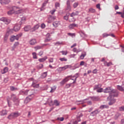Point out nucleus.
I'll list each match as a JSON object with an SVG mask.
<instances>
[{"label":"nucleus","instance_id":"obj_1","mask_svg":"<svg viewBox=\"0 0 124 124\" xmlns=\"http://www.w3.org/2000/svg\"><path fill=\"white\" fill-rule=\"evenodd\" d=\"M16 9H19V7L16 6H13V9L12 10H10L7 12L8 15H12V14L14 13H16V14H19V13H21L22 12V10H18L16 11Z\"/></svg>","mask_w":124,"mask_h":124},{"label":"nucleus","instance_id":"obj_2","mask_svg":"<svg viewBox=\"0 0 124 124\" xmlns=\"http://www.w3.org/2000/svg\"><path fill=\"white\" fill-rule=\"evenodd\" d=\"M11 99L13 100L14 105H16V106H19V98L16 95L12 94L11 96Z\"/></svg>","mask_w":124,"mask_h":124},{"label":"nucleus","instance_id":"obj_3","mask_svg":"<svg viewBox=\"0 0 124 124\" xmlns=\"http://www.w3.org/2000/svg\"><path fill=\"white\" fill-rule=\"evenodd\" d=\"M118 95H119V92H118V90L112 89L111 92L109 93L108 97H118Z\"/></svg>","mask_w":124,"mask_h":124},{"label":"nucleus","instance_id":"obj_4","mask_svg":"<svg viewBox=\"0 0 124 124\" xmlns=\"http://www.w3.org/2000/svg\"><path fill=\"white\" fill-rule=\"evenodd\" d=\"M18 116H20L19 112H13L8 116L7 119H8V120H13V119L17 118Z\"/></svg>","mask_w":124,"mask_h":124},{"label":"nucleus","instance_id":"obj_5","mask_svg":"<svg viewBox=\"0 0 124 124\" xmlns=\"http://www.w3.org/2000/svg\"><path fill=\"white\" fill-rule=\"evenodd\" d=\"M34 96V93L32 92L26 98L24 102L25 103H29L31 99H32L33 97Z\"/></svg>","mask_w":124,"mask_h":124},{"label":"nucleus","instance_id":"obj_6","mask_svg":"<svg viewBox=\"0 0 124 124\" xmlns=\"http://www.w3.org/2000/svg\"><path fill=\"white\" fill-rule=\"evenodd\" d=\"M34 90H21L20 92V93L21 94H22L23 95H28V93L29 94H31V93L33 92Z\"/></svg>","mask_w":124,"mask_h":124},{"label":"nucleus","instance_id":"obj_7","mask_svg":"<svg viewBox=\"0 0 124 124\" xmlns=\"http://www.w3.org/2000/svg\"><path fill=\"white\" fill-rule=\"evenodd\" d=\"M107 99L108 101H109L108 103V105L109 106L113 105V104L116 102V99L111 97H108Z\"/></svg>","mask_w":124,"mask_h":124},{"label":"nucleus","instance_id":"obj_8","mask_svg":"<svg viewBox=\"0 0 124 124\" xmlns=\"http://www.w3.org/2000/svg\"><path fill=\"white\" fill-rule=\"evenodd\" d=\"M0 21H1L2 22H4V23H5L7 25H8L9 23H10L11 20L10 19H8L7 17H1L0 18Z\"/></svg>","mask_w":124,"mask_h":124},{"label":"nucleus","instance_id":"obj_9","mask_svg":"<svg viewBox=\"0 0 124 124\" xmlns=\"http://www.w3.org/2000/svg\"><path fill=\"white\" fill-rule=\"evenodd\" d=\"M69 77H71V76H69L63 79L61 82H60V84L61 86H63L66 82H67L69 79H68Z\"/></svg>","mask_w":124,"mask_h":124},{"label":"nucleus","instance_id":"obj_10","mask_svg":"<svg viewBox=\"0 0 124 124\" xmlns=\"http://www.w3.org/2000/svg\"><path fill=\"white\" fill-rule=\"evenodd\" d=\"M89 98L92 99L93 101H99V100H100V98L98 96H90L89 97Z\"/></svg>","mask_w":124,"mask_h":124},{"label":"nucleus","instance_id":"obj_11","mask_svg":"<svg viewBox=\"0 0 124 124\" xmlns=\"http://www.w3.org/2000/svg\"><path fill=\"white\" fill-rule=\"evenodd\" d=\"M66 10H68V11H70L71 10V5H70V1L69 0H67L66 1Z\"/></svg>","mask_w":124,"mask_h":124},{"label":"nucleus","instance_id":"obj_12","mask_svg":"<svg viewBox=\"0 0 124 124\" xmlns=\"http://www.w3.org/2000/svg\"><path fill=\"white\" fill-rule=\"evenodd\" d=\"M99 111H98V109H96L95 110H94L93 111H92L91 113H90V116H92V117H94V116H95V115H97V114L99 113Z\"/></svg>","mask_w":124,"mask_h":124},{"label":"nucleus","instance_id":"obj_13","mask_svg":"<svg viewBox=\"0 0 124 124\" xmlns=\"http://www.w3.org/2000/svg\"><path fill=\"white\" fill-rule=\"evenodd\" d=\"M112 90L113 89L112 88H111V87H108L106 88L105 89L104 93H111V92H112Z\"/></svg>","mask_w":124,"mask_h":124},{"label":"nucleus","instance_id":"obj_14","mask_svg":"<svg viewBox=\"0 0 124 124\" xmlns=\"http://www.w3.org/2000/svg\"><path fill=\"white\" fill-rule=\"evenodd\" d=\"M37 81H33L31 86L33 87L34 89H37L39 88V84H36Z\"/></svg>","mask_w":124,"mask_h":124},{"label":"nucleus","instance_id":"obj_15","mask_svg":"<svg viewBox=\"0 0 124 124\" xmlns=\"http://www.w3.org/2000/svg\"><path fill=\"white\" fill-rule=\"evenodd\" d=\"M72 66L70 65H67L63 67H61L59 68V69L61 70H65V69H67V68H71Z\"/></svg>","mask_w":124,"mask_h":124},{"label":"nucleus","instance_id":"obj_16","mask_svg":"<svg viewBox=\"0 0 124 124\" xmlns=\"http://www.w3.org/2000/svg\"><path fill=\"white\" fill-rule=\"evenodd\" d=\"M37 42H36V40L35 39H32L29 41V44L30 45H35Z\"/></svg>","mask_w":124,"mask_h":124},{"label":"nucleus","instance_id":"obj_17","mask_svg":"<svg viewBox=\"0 0 124 124\" xmlns=\"http://www.w3.org/2000/svg\"><path fill=\"white\" fill-rule=\"evenodd\" d=\"M10 2V0H0L1 4H8Z\"/></svg>","mask_w":124,"mask_h":124},{"label":"nucleus","instance_id":"obj_18","mask_svg":"<svg viewBox=\"0 0 124 124\" xmlns=\"http://www.w3.org/2000/svg\"><path fill=\"white\" fill-rule=\"evenodd\" d=\"M31 25H28L24 27V31H31Z\"/></svg>","mask_w":124,"mask_h":124},{"label":"nucleus","instance_id":"obj_19","mask_svg":"<svg viewBox=\"0 0 124 124\" xmlns=\"http://www.w3.org/2000/svg\"><path fill=\"white\" fill-rule=\"evenodd\" d=\"M23 35V33H20L16 35V36L14 35V39L15 40L16 39V40H19V38H20V37H21V36H22Z\"/></svg>","mask_w":124,"mask_h":124},{"label":"nucleus","instance_id":"obj_20","mask_svg":"<svg viewBox=\"0 0 124 124\" xmlns=\"http://www.w3.org/2000/svg\"><path fill=\"white\" fill-rule=\"evenodd\" d=\"M6 72H8V67H7L4 68L3 70H1V74H5Z\"/></svg>","mask_w":124,"mask_h":124},{"label":"nucleus","instance_id":"obj_21","mask_svg":"<svg viewBox=\"0 0 124 124\" xmlns=\"http://www.w3.org/2000/svg\"><path fill=\"white\" fill-rule=\"evenodd\" d=\"M39 28V25H35L33 28L31 29V32H33V31H35L36 30H38Z\"/></svg>","mask_w":124,"mask_h":124},{"label":"nucleus","instance_id":"obj_22","mask_svg":"<svg viewBox=\"0 0 124 124\" xmlns=\"http://www.w3.org/2000/svg\"><path fill=\"white\" fill-rule=\"evenodd\" d=\"M102 85L100 84H98V85H94L93 87V91H95V90H98L100 88H101Z\"/></svg>","mask_w":124,"mask_h":124},{"label":"nucleus","instance_id":"obj_23","mask_svg":"<svg viewBox=\"0 0 124 124\" xmlns=\"http://www.w3.org/2000/svg\"><path fill=\"white\" fill-rule=\"evenodd\" d=\"M76 27H78V25H77V24H76L75 23L71 24L69 26V29H74V28Z\"/></svg>","mask_w":124,"mask_h":124},{"label":"nucleus","instance_id":"obj_24","mask_svg":"<svg viewBox=\"0 0 124 124\" xmlns=\"http://www.w3.org/2000/svg\"><path fill=\"white\" fill-rule=\"evenodd\" d=\"M47 56H45V57L43 58H40L38 60L39 62H44L45 61H46V60H47Z\"/></svg>","mask_w":124,"mask_h":124},{"label":"nucleus","instance_id":"obj_25","mask_svg":"<svg viewBox=\"0 0 124 124\" xmlns=\"http://www.w3.org/2000/svg\"><path fill=\"white\" fill-rule=\"evenodd\" d=\"M53 105H55L56 107L60 106V102L58 100H54Z\"/></svg>","mask_w":124,"mask_h":124},{"label":"nucleus","instance_id":"obj_26","mask_svg":"<svg viewBox=\"0 0 124 124\" xmlns=\"http://www.w3.org/2000/svg\"><path fill=\"white\" fill-rule=\"evenodd\" d=\"M79 34H80V36L81 37H83V38H84V37H87V35L82 31H80Z\"/></svg>","mask_w":124,"mask_h":124},{"label":"nucleus","instance_id":"obj_27","mask_svg":"<svg viewBox=\"0 0 124 124\" xmlns=\"http://www.w3.org/2000/svg\"><path fill=\"white\" fill-rule=\"evenodd\" d=\"M59 25H60V22L59 21H55L53 23V26H54L55 28L59 27Z\"/></svg>","mask_w":124,"mask_h":124},{"label":"nucleus","instance_id":"obj_28","mask_svg":"<svg viewBox=\"0 0 124 124\" xmlns=\"http://www.w3.org/2000/svg\"><path fill=\"white\" fill-rule=\"evenodd\" d=\"M14 30L15 31H18L20 30V25L19 26H15L14 27Z\"/></svg>","mask_w":124,"mask_h":124},{"label":"nucleus","instance_id":"obj_29","mask_svg":"<svg viewBox=\"0 0 124 124\" xmlns=\"http://www.w3.org/2000/svg\"><path fill=\"white\" fill-rule=\"evenodd\" d=\"M117 88L119 90V91H120V92H124V88H123L122 86L117 85Z\"/></svg>","mask_w":124,"mask_h":124},{"label":"nucleus","instance_id":"obj_30","mask_svg":"<svg viewBox=\"0 0 124 124\" xmlns=\"http://www.w3.org/2000/svg\"><path fill=\"white\" fill-rule=\"evenodd\" d=\"M56 89H57V86H56L51 87V90L49 93H54V92H55V91H56Z\"/></svg>","mask_w":124,"mask_h":124},{"label":"nucleus","instance_id":"obj_31","mask_svg":"<svg viewBox=\"0 0 124 124\" xmlns=\"http://www.w3.org/2000/svg\"><path fill=\"white\" fill-rule=\"evenodd\" d=\"M47 76V72L43 73L41 75V78L44 79V78H46Z\"/></svg>","mask_w":124,"mask_h":124},{"label":"nucleus","instance_id":"obj_32","mask_svg":"<svg viewBox=\"0 0 124 124\" xmlns=\"http://www.w3.org/2000/svg\"><path fill=\"white\" fill-rule=\"evenodd\" d=\"M10 90L12 92H15V91H17L18 89L17 88H15L14 86H10Z\"/></svg>","mask_w":124,"mask_h":124},{"label":"nucleus","instance_id":"obj_33","mask_svg":"<svg viewBox=\"0 0 124 124\" xmlns=\"http://www.w3.org/2000/svg\"><path fill=\"white\" fill-rule=\"evenodd\" d=\"M5 115H7V111L6 110H3L1 111V116H5Z\"/></svg>","mask_w":124,"mask_h":124},{"label":"nucleus","instance_id":"obj_34","mask_svg":"<svg viewBox=\"0 0 124 124\" xmlns=\"http://www.w3.org/2000/svg\"><path fill=\"white\" fill-rule=\"evenodd\" d=\"M69 16V14H67L65 16L63 17L64 20H66V21H67L68 20V17Z\"/></svg>","mask_w":124,"mask_h":124},{"label":"nucleus","instance_id":"obj_35","mask_svg":"<svg viewBox=\"0 0 124 124\" xmlns=\"http://www.w3.org/2000/svg\"><path fill=\"white\" fill-rule=\"evenodd\" d=\"M71 76L70 77H71V78H74V77H75L77 79L78 77H79V74L77 73L74 76Z\"/></svg>","mask_w":124,"mask_h":124},{"label":"nucleus","instance_id":"obj_36","mask_svg":"<svg viewBox=\"0 0 124 124\" xmlns=\"http://www.w3.org/2000/svg\"><path fill=\"white\" fill-rule=\"evenodd\" d=\"M108 106L107 105H101V106H100V109H101L102 110L103 109H104L105 108H108Z\"/></svg>","mask_w":124,"mask_h":124},{"label":"nucleus","instance_id":"obj_37","mask_svg":"<svg viewBox=\"0 0 124 124\" xmlns=\"http://www.w3.org/2000/svg\"><path fill=\"white\" fill-rule=\"evenodd\" d=\"M37 69H41L43 68V65L42 64H40L37 66Z\"/></svg>","mask_w":124,"mask_h":124},{"label":"nucleus","instance_id":"obj_38","mask_svg":"<svg viewBox=\"0 0 124 124\" xmlns=\"http://www.w3.org/2000/svg\"><path fill=\"white\" fill-rule=\"evenodd\" d=\"M78 5H79V2H75L73 4L74 8H76L77 7V6H78Z\"/></svg>","mask_w":124,"mask_h":124},{"label":"nucleus","instance_id":"obj_39","mask_svg":"<svg viewBox=\"0 0 124 124\" xmlns=\"http://www.w3.org/2000/svg\"><path fill=\"white\" fill-rule=\"evenodd\" d=\"M89 12H91V13H95V10L94 9H93L92 8H91L89 9Z\"/></svg>","mask_w":124,"mask_h":124},{"label":"nucleus","instance_id":"obj_40","mask_svg":"<svg viewBox=\"0 0 124 124\" xmlns=\"http://www.w3.org/2000/svg\"><path fill=\"white\" fill-rule=\"evenodd\" d=\"M60 61H61V62H67V59L65 58H62L60 59Z\"/></svg>","mask_w":124,"mask_h":124},{"label":"nucleus","instance_id":"obj_41","mask_svg":"<svg viewBox=\"0 0 124 124\" xmlns=\"http://www.w3.org/2000/svg\"><path fill=\"white\" fill-rule=\"evenodd\" d=\"M42 48V46H37L34 47V49H35L36 50H37L39 49H41Z\"/></svg>","mask_w":124,"mask_h":124},{"label":"nucleus","instance_id":"obj_42","mask_svg":"<svg viewBox=\"0 0 124 124\" xmlns=\"http://www.w3.org/2000/svg\"><path fill=\"white\" fill-rule=\"evenodd\" d=\"M97 93H102L103 92V88H99L98 90L96 91Z\"/></svg>","mask_w":124,"mask_h":124},{"label":"nucleus","instance_id":"obj_43","mask_svg":"<svg viewBox=\"0 0 124 124\" xmlns=\"http://www.w3.org/2000/svg\"><path fill=\"white\" fill-rule=\"evenodd\" d=\"M10 40L11 41V42H13L14 41V40H15V39H14V35H12L11 36Z\"/></svg>","mask_w":124,"mask_h":124},{"label":"nucleus","instance_id":"obj_44","mask_svg":"<svg viewBox=\"0 0 124 124\" xmlns=\"http://www.w3.org/2000/svg\"><path fill=\"white\" fill-rule=\"evenodd\" d=\"M7 103L8 104V106L9 107H11V102L9 101V99H8V98H7Z\"/></svg>","mask_w":124,"mask_h":124},{"label":"nucleus","instance_id":"obj_45","mask_svg":"<svg viewBox=\"0 0 124 124\" xmlns=\"http://www.w3.org/2000/svg\"><path fill=\"white\" fill-rule=\"evenodd\" d=\"M33 59H37V56H36V53H32Z\"/></svg>","mask_w":124,"mask_h":124},{"label":"nucleus","instance_id":"obj_46","mask_svg":"<svg viewBox=\"0 0 124 124\" xmlns=\"http://www.w3.org/2000/svg\"><path fill=\"white\" fill-rule=\"evenodd\" d=\"M57 120L58 121H60V122H62L63 120H64V118L63 117H61V118L58 117L57 118Z\"/></svg>","mask_w":124,"mask_h":124},{"label":"nucleus","instance_id":"obj_47","mask_svg":"<svg viewBox=\"0 0 124 124\" xmlns=\"http://www.w3.org/2000/svg\"><path fill=\"white\" fill-rule=\"evenodd\" d=\"M71 84H66V85L65 86V89H68V88H70V86H71Z\"/></svg>","mask_w":124,"mask_h":124},{"label":"nucleus","instance_id":"obj_48","mask_svg":"<svg viewBox=\"0 0 124 124\" xmlns=\"http://www.w3.org/2000/svg\"><path fill=\"white\" fill-rule=\"evenodd\" d=\"M61 4L59 2L55 3V8H58V7H60Z\"/></svg>","mask_w":124,"mask_h":124},{"label":"nucleus","instance_id":"obj_49","mask_svg":"<svg viewBox=\"0 0 124 124\" xmlns=\"http://www.w3.org/2000/svg\"><path fill=\"white\" fill-rule=\"evenodd\" d=\"M85 56L86 54H82L80 56V58L81 60H84V58H85Z\"/></svg>","mask_w":124,"mask_h":124},{"label":"nucleus","instance_id":"obj_50","mask_svg":"<svg viewBox=\"0 0 124 124\" xmlns=\"http://www.w3.org/2000/svg\"><path fill=\"white\" fill-rule=\"evenodd\" d=\"M110 34L105 33L103 34V37H107V36H109Z\"/></svg>","mask_w":124,"mask_h":124},{"label":"nucleus","instance_id":"obj_51","mask_svg":"<svg viewBox=\"0 0 124 124\" xmlns=\"http://www.w3.org/2000/svg\"><path fill=\"white\" fill-rule=\"evenodd\" d=\"M113 63H112V62H108L107 63V66L109 67V66H111V65H112Z\"/></svg>","mask_w":124,"mask_h":124},{"label":"nucleus","instance_id":"obj_52","mask_svg":"<svg viewBox=\"0 0 124 124\" xmlns=\"http://www.w3.org/2000/svg\"><path fill=\"white\" fill-rule=\"evenodd\" d=\"M61 53H62V55H64L65 56H66V55H67V51H61Z\"/></svg>","mask_w":124,"mask_h":124},{"label":"nucleus","instance_id":"obj_53","mask_svg":"<svg viewBox=\"0 0 124 124\" xmlns=\"http://www.w3.org/2000/svg\"><path fill=\"white\" fill-rule=\"evenodd\" d=\"M93 74H97V69H95L93 71Z\"/></svg>","mask_w":124,"mask_h":124},{"label":"nucleus","instance_id":"obj_54","mask_svg":"<svg viewBox=\"0 0 124 124\" xmlns=\"http://www.w3.org/2000/svg\"><path fill=\"white\" fill-rule=\"evenodd\" d=\"M56 12V10H51L50 11V13L52 14V15H54V14Z\"/></svg>","mask_w":124,"mask_h":124},{"label":"nucleus","instance_id":"obj_55","mask_svg":"<svg viewBox=\"0 0 124 124\" xmlns=\"http://www.w3.org/2000/svg\"><path fill=\"white\" fill-rule=\"evenodd\" d=\"M18 45H19V42H16L14 45V47L15 48V47H16V46H18Z\"/></svg>","mask_w":124,"mask_h":124},{"label":"nucleus","instance_id":"obj_56","mask_svg":"<svg viewBox=\"0 0 124 124\" xmlns=\"http://www.w3.org/2000/svg\"><path fill=\"white\" fill-rule=\"evenodd\" d=\"M45 27H46V25L44 23H42L41 25V28L42 29H45Z\"/></svg>","mask_w":124,"mask_h":124},{"label":"nucleus","instance_id":"obj_57","mask_svg":"<svg viewBox=\"0 0 124 124\" xmlns=\"http://www.w3.org/2000/svg\"><path fill=\"white\" fill-rule=\"evenodd\" d=\"M120 111H124V107H121L119 108Z\"/></svg>","mask_w":124,"mask_h":124},{"label":"nucleus","instance_id":"obj_58","mask_svg":"<svg viewBox=\"0 0 124 124\" xmlns=\"http://www.w3.org/2000/svg\"><path fill=\"white\" fill-rule=\"evenodd\" d=\"M96 8H97L98 9H100V4H97L96 5Z\"/></svg>","mask_w":124,"mask_h":124},{"label":"nucleus","instance_id":"obj_59","mask_svg":"<svg viewBox=\"0 0 124 124\" xmlns=\"http://www.w3.org/2000/svg\"><path fill=\"white\" fill-rule=\"evenodd\" d=\"M62 44V43H60V42H57L56 43H54V45H61Z\"/></svg>","mask_w":124,"mask_h":124},{"label":"nucleus","instance_id":"obj_60","mask_svg":"<svg viewBox=\"0 0 124 124\" xmlns=\"http://www.w3.org/2000/svg\"><path fill=\"white\" fill-rule=\"evenodd\" d=\"M73 52H77L78 53V52H80V51L77 50V48H74L73 49Z\"/></svg>","mask_w":124,"mask_h":124},{"label":"nucleus","instance_id":"obj_61","mask_svg":"<svg viewBox=\"0 0 124 124\" xmlns=\"http://www.w3.org/2000/svg\"><path fill=\"white\" fill-rule=\"evenodd\" d=\"M51 20H56V16H50Z\"/></svg>","mask_w":124,"mask_h":124},{"label":"nucleus","instance_id":"obj_62","mask_svg":"<svg viewBox=\"0 0 124 124\" xmlns=\"http://www.w3.org/2000/svg\"><path fill=\"white\" fill-rule=\"evenodd\" d=\"M51 39L47 38L46 39V40H45V42H48V41H50Z\"/></svg>","mask_w":124,"mask_h":124},{"label":"nucleus","instance_id":"obj_63","mask_svg":"<svg viewBox=\"0 0 124 124\" xmlns=\"http://www.w3.org/2000/svg\"><path fill=\"white\" fill-rule=\"evenodd\" d=\"M49 62H54V59L53 58H50L49 59Z\"/></svg>","mask_w":124,"mask_h":124},{"label":"nucleus","instance_id":"obj_64","mask_svg":"<svg viewBox=\"0 0 124 124\" xmlns=\"http://www.w3.org/2000/svg\"><path fill=\"white\" fill-rule=\"evenodd\" d=\"M73 124H78V122L77 120H76L75 121H73L72 123Z\"/></svg>","mask_w":124,"mask_h":124}]
</instances>
